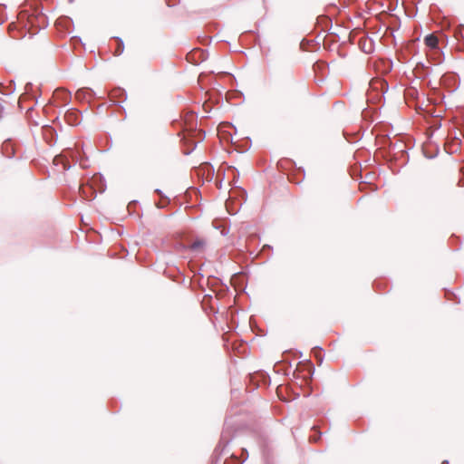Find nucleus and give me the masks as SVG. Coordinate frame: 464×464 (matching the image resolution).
<instances>
[{
    "label": "nucleus",
    "instance_id": "nucleus-9",
    "mask_svg": "<svg viewBox=\"0 0 464 464\" xmlns=\"http://www.w3.org/2000/svg\"><path fill=\"white\" fill-rule=\"evenodd\" d=\"M123 51V47L119 44L118 48L116 49L115 53H117L118 54H121Z\"/></svg>",
    "mask_w": 464,
    "mask_h": 464
},
{
    "label": "nucleus",
    "instance_id": "nucleus-11",
    "mask_svg": "<svg viewBox=\"0 0 464 464\" xmlns=\"http://www.w3.org/2000/svg\"><path fill=\"white\" fill-rule=\"evenodd\" d=\"M80 189L82 191V193H84V188H80Z\"/></svg>",
    "mask_w": 464,
    "mask_h": 464
},
{
    "label": "nucleus",
    "instance_id": "nucleus-3",
    "mask_svg": "<svg viewBox=\"0 0 464 464\" xmlns=\"http://www.w3.org/2000/svg\"><path fill=\"white\" fill-rule=\"evenodd\" d=\"M424 42L425 44L430 49L438 48L439 40L438 37L433 34L427 35L424 39Z\"/></svg>",
    "mask_w": 464,
    "mask_h": 464
},
{
    "label": "nucleus",
    "instance_id": "nucleus-2",
    "mask_svg": "<svg viewBox=\"0 0 464 464\" xmlns=\"http://www.w3.org/2000/svg\"><path fill=\"white\" fill-rule=\"evenodd\" d=\"M65 120L68 124L70 125H77L80 123L81 119L78 111L74 110L68 111L65 113Z\"/></svg>",
    "mask_w": 464,
    "mask_h": 464
},
{
    "label": "nucleus",
    "instance_id": "nucleus-8",
    "mask_svg": "<svg viewBox=\"0 0 464 464\" xmlns=\"http://www.w3.org/2000/svg\"><path fill=\"white\" fill-rule=\"evenodd\" d=\"M320 437H321V432H318L316 435L311 436L310 440L314 441V442H317L320 440Z\"/></svg>",
    "mask_w": 464,
    "mask_h": 464
},
{
    "label": "nucleus",
    "instance_id": "nucleus-10",
    "mask_svg": "<svg viewBox=\"0 0 464 464\" xmlns=\"http://www.w3.org/2000/svg\"><path fill=\"white\" fill-rule=\"evenodd\" d=\"M201 53H202V52H201L200 50H196V51H194V52L191 53V55L195 56V55H196V54H198V53L201 54Z\"/></svg>",
    "mask_w": 464,
    "mask_h": 464
},
{
    "label": "nucleus",
    "instance_id": "nucleus-4",
    "mask_svg": "<svg viewBox=\"0 0 464 464\" xmlns=\"http://www.w3.org/2000/svg\"><path fill=\"white\" fill-rule=\"evenodd\" d=\"M92 97V93L88 89H80L75 93V98L78 101H89Z\"/></svg>",
    "mask_w": 464,
    "mask_h": 464
},
{
    "label": "nucleus",
    "instance_id": "nucleus-6",
    "mask_svg": "<svg viewBox=\"0 0 464 464\" xmlns=\"http://www.w3.org/2000/svg\"><path fill=\"white\" fill-rule=\"evenodd\" d=\"M65 159H66V155H59V156H56L54 159H53V163L55 165H59V164H63V168L64 169H67V162L65 161Z\"/></svg>",
    "mask_w": 464,
    "mask_h": 464
},
{
    "label": "nucleus",
    "instance_id": "nucleus-7",
    "mask_svg": "<svg viewBox=\"0 0 464 464\" xmlns=\"http://www.w3.org/2000/svg\"><path fill=\"white\" fill-rule=\"evenodd\" d=\"M121 92H121V90H120V89H118V90H113V91H111V92L110 93L111 98V99H114V98L118 97L120 94H121Z\"/></svg>",
    "mask_w": 464,
    "mask_h": 464
},
{
    "label": "nucleus",
    "instance_id": "nucleus-5",
    "mask_svg": "<svg viewBox=\"0 0 464 464\" xmlns=\"http://www.w3.org/2000/svg\"><path fill=\"white\" fill-rule=\"evenodd\" d=\"M205 246V240L202 238H198L190 245V248L195 251H201Z\"/></svg>",
    "mask_w": 464,
    "mask_h": 464
},
{
    "label": "nucleus",
    "instance_id": "nucleus-1",
    "mask_svg": "<svg viewBox=\"0 0 464 464\" xmlns=\"http://www.w3.org/2000/svg\"><path fill=\"white\" fill-rule=\"evenodd\" d=\"M53 100L57 105H65L71 100V93L63 88L56 89L53 92Z\"/></svg>",
    "mask_w": 464,
    "mask_h": 464
}]
</instances>
